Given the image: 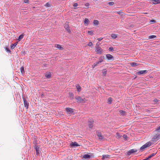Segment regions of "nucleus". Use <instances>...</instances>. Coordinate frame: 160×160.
Instances as JSON below:
<instances>
[{
  "label": "nucleus",
  "instance_id": "obj_1",
  "mask_svg": "<svg viewBox=\"0 0 160 160\" xmlns=\"http://www.w3.org/2000/svg\"><path fill=\"white\" fill-rule=\"evenodd\" d=\"M151 143L150 142H148L140 148V150L141 151H143L146 148H148L151 145Z\"/></svg>",
  "mask_w": 160,
  "mask_h": 160
},
{
  "label": "nucleus",
  "instance_id": "obj_2",
  "mask_svg": "<svg viewBox=\"0 0 160 160\" xmlns=\"http://www.w3.org/2000/svg\"><path fill=\"white\" fill-rule=\"evenodd\" d=\"M95 51L97 53L101 54L103 52V50L101 47L95 48Z\"/></svg>",
  "mask_w": 160,
  "mask_h": 160
},
{
  "label": "nucleus",
  "instance_id": "obj_3",
  "mask_svg": "<svg viewBox=\"0 0 160 160\" xmlns=\"http://www.w3.org/2000/svg\"><path fill=\"white\" fill-rule=\"evenodd\" d=\"M77 101L79 103L83 102L84 101V99L82 98L81 97L78 96H76L75 97Z\"/></svg>",
  "mask_w": 160,
  "mask_h": 160
},
{
  "label": "nucleus",
  "instance_id": "obj_4",
  "mask_svg": "<svg viewBox=\"0 0 160 160\" xmlns=\"http://www.w3.org/2000/svg\"><path fill=\"white\" fill-rule=\"evenodd\" d=\"M64 27L68 33H71V31L70 29L69 25L68 23H66L65 24Z\"/></svg>",
  "mask_w": 160,
  "mask_h": 160
},
{
  "label": "nucleus",
  "instance_id": "obj_5",
  "mask_svg": "<svg viewBox=\"0 0 160 160\" xmlns=\"http://www.w3.org/2000/svg\"><path fill=\"white\" fill-rule=\"evenodd\" d=\"M23 101L25 107L27 109H28V108L29 106L28 102L24 98H23Z\"/></svg>",
  "mask_w": 160,
  "mask_h": 160
},
{
  "label": "nucleus",
  "instance_id": "obj_6",
  "mask_svg": "<svg viewBox=\"0 0 160 160\" xmlns=\"http://www.w3.org/2000/svg\"><path fill=\"white\" fill-rule=\"evenodd\" d=\"M97 135L99 139H102L103 138V136L102 135L101 132H97Z\"/></svg>",
  "mask_w": 160,
  "mask_h": 160
},
{
  "label": "nucleus",
  "instance_id": "obj_7",
  "mask_svg": "<svg viewBox=\"0 0 160 160\" xmlns=\"http://www.w3.org/2000/svg\"><path fill=\"white\" fill-rule=\"evenodd\" d=\"M54 47L60 50H62L64 49L63 47L59 44H56L55 45Z\"/></svg>",
  "mask_w": 160,
  "mask_h": 160
},
{
  "label": "nucleus",
  "instance_id": "obj_8",
  "mask_svg": "<svg viewBox=\"0 0 160 160\" xmlns=\"http://www.w3.org/2000/svg\"><path fill=\"white\" fill-rule=\"evenodd\" d=\"M70 145L72 147H75L79 146L76 142H72Z\"/></svg>",
  "mask_w": 160,
  "mask_h": 160
},
{
  "label": "nucleus",
  "instance_id": "obj_9",
  "mask_svg": "<svg viewBox=\"0 0 160 160\" xmlns=\"http://www.w3.org/2000/svg\"><path fill=\"white\" fill-rule=\"evenodd\" d=\"M106 56L107 58L109 60H112L113 59V56L110 54H107Z\"/></svg>",
  "mask_w": 160,
  "mask_h": 160
},
{
  "label": "nucleus",
  "instance_id": "obj_10",
  "mask_svg": "<svg viewBox=\"0 0 160 160\" xmlns=\"http://www.w3.org/2000/svg\"><path fill=\"white\" fill-rule=\"evenodd\" d=\"M66 110L67 112L70 114L72 113L73 112V109L70 108H66Z\"/></svg>",
  "mask_w": 160,
  "mask_h": 160
},
{
  "label": "nucleus",
  "instance_id": "obj_11",
  "mask_svg": "<svg viewBox=\"0 0 160 160\" xmlns=\"http://www.w3.org/2000/svg\"><path fill=\"white\" fill-rule=\"evenodd\" d=\"M77 90L78 92H80L81 91V87L79 84H77L76 86Z\"/></svg>",
  "mask_w": 160,
  "mask_h": 160
},
{
  "label": "nucleus",
  "instance_id": "obj_12",
  "mask_svg": "<svg viewBox=\"0 0 160 160\" xmlns=\"http://www.w3.org/2000/svg\"><path fill=\"white\" fill-rule=\"evenodd\" d=\"M137 151V150L134 149H132L129 150L128 152V154L130 155V154L135 152Z\"/></svg>",
  "mask_w": 160,
  "mask_h": 160
},
{
  "label": "nucleus",
  "instance_id": "obj_13",
  "mask_svg": "<svg viewBox=\"0 0 160 160\" xmlns=\"http://www.w3.org/2000/svg\"><path fill=\"white\" fill-rule=\"evenodd\" d=\"M89 22V20L88 18H86L84 20V23L85 25L87 26Z\"/></svg>",
  "mask_w": 160,
  "mask_h": 160
},
{
  "label": "nucleus",
  "instance_id": "obj_14",
  "mask_svg": "<svg viewBox=\"0 0 160 160\" xmlns=\"http://www.w3.org/2000/svg\"><path fill=\"white\" fill-rule=\"evenodd\" d=\"M147 72V70H142L138 72H137V73L138 74H142L144 73H146Z\"/></svg>",
  "mask_w": 160,
  "mask_h": 160
},
{
  "label": "nucleus",
  "instance_id": "obj_15",
  "mask_svg": "<svg viewBox=\"0 0 160 160\" xmlns=\"http://www.w3.org/2000/svg\"><path fill=\"white\" fill-rule=\"evenodd\" d=\"M160 137V135L156 134L153 137V139L155 140H157L159 139Z\"/></svg>",
  "mask_w": 160,
  "mask_h": 160
},
{
  "label": "nucleus",
  "instance_id": "obj_16",
  "mask_svg": "<svg viewBox=\"0 0 160 160\" xmlns=\"http://www.w3.org/2000/svg\"><path fill=\"white\" fill-rule=\"evenodd\" d=\"M157 153L156 152H155V153H152V154H151L147 158L148 159V160H149V159L151 158L152 157H153Z\"/></svg>",
  "mask_w": 160,
  "mask_h": 160
},
{
  "label": "nucleus",
  "instance_id": "obj_17",
  "mask_svg": "<svg viewBox=\"0 0 160 160\" xmlns=\"http://www.w3.org/2000/svg\"><path fill=\"white\" fill-rule=\"evenodd\" d=\"M130 64L132 66H137L138 64L137 63H136L134 62H131L130 63Z\"/></svg>",
  "mask_w": 160,
  "mask_h": 160
},
{
  "label": "nucleus",
  "instance_id": "obj_18",
  "mask_svg": "<svg viewBox=\"0 0 160 160\" xmlns=\"http://www.w3.org/2000/svg\"><path fill=\"white\" fill-rule=\"evenodd\" d=\"M104 58V56H101L99 58V62H100L101 63L103 61Z\"/></svg>",
  "mask_w": 160,
  "mask_h": 160
},
{
  "label": "nucleus",
  "instance_id": "obj_19",
  "mask_svg": "<svg viewBox=\"0 0 160 160\" xmlns=\"http://www.w3.org/2000/svg\"><path fill=\"white\" fill-rule=\"evenodd\" d=\"M17 45V43H15L13 44H11V49H13L15 48L16 46Z\"/></svg>",
  "mask_w": 160,
  "mask_h": 160
},
{
  "label": "nucleus",
  "instance_id": "obj_20",
  "mask_svg": "<svg viewBox=\"0 0 160 160\" xmlns=\"http://www.w3.org/2000/svg\"><path fill=\"white\" fill-rule=\"evenodd\" d=\"M154 4H157L158 3H160V0H154L153 2Z\"/></svg>",
  "mask_w": 160,
  "mask_h": 160
},
{
  "label": "nucleus",
  "instance_id": "obj_21",
  "mask_svg": "<svg viewBox=\"0 0 160 160\" xmlns=\"http://www.w3.org/2000/svg\"><path fill=\"white\" fill-rule=\"evenodd\" d=\"M90 156L88 154H85L83 156V158L87 159L90 158Z\"/></svg>",
  "mask_w": 160,
  "mask_h": 160
},
{
  "label": "nucleus",
  "instance_id": "obj_22",
  "mask_svg": "<svg viewBox=\"0 0 160 160\" xmlns=\"http://www.w3.org/2000/svg\"><path fill=\"white\" fill-rule=\"evenodd\" d=\"M93 23L96 25H98L99 24V21L97 20H94L93 21Z\"/></svg>",
  "mask_w": 160,
  "mask_h": 160
},
{
  "label": "nucleus",
  "instance_id": "obj_23",
  "mask_svg": "<svg viewBox=\"0 0 160 160\" xmlns=\"http://www.w3.org/2000/svg\"><path fill=\"white\" fill-rule=\"evenodd\" d=\"M122 137V135H120V134L118 133V132H117L116 133V138H117V139H119L120 138Z\"/></svg>",
  "mask_w": 160,
  "mask_h": 160
},
{
  "label": "nucleus",
  "instance_id": "obj_24",
  "mask_svg": "<svg viewBox=\"0 0 160 160\" xmlns=\"http://www.w3.org/2000/svg\"><path fill=\"white\" fill-rule=\"evenodd\" d=\"M112 98H109L108 99V103L110 104L112 103Z\"/></svg>",
  "mask_w": 160,
  "mask_h": 160
},
{
  "label": "nucleus",
  "instance_id": "obj_25",
  "mask_svg": "<svg viewBox=\"0 0 160 160\" xmlns=\"http://www.w3.org/2000/svg\"><path fill=\"white\" fill-rule=\"evenodd\" d=\"M107 71L106 69H104L102 70V72L104 76H105L107 74Z\"/></svg>",
  "mask_w": 160,
  "mask_h": 160
},
{
  "label": "nucleus",
  "instance_id": "obj_26",
  "mask_svg": "<svg viewBox=\"0 0 160 160\" xmlns=\"http://www.w3.org/2000/svg\"><path fill=\"white\" fill-rule=\"evenodd\" d=\"M45 77L47 78H49L51 77V75L50 73H47L45 75Z\"/></svg>",
  "mask_w": 160,
  "mask_h": 160
},
{
  "label": "nucleus",
  "instance_id": "obj_27",
  "mask_svg": "<svg viewBox=\"0 0 160 160\" xmlns=\"http://www.w3.org/2000/svg\"><path fill=\"white\" fill-rule=\"evenodd\" d=\"M24 35L23 34L21 35L19 37L18 39V40L19 41H20L23 38Z\"/></svg>",
  "mask_w": 160,
  "mask_h": 160
},
{
  "label": "nucleus",
  "instance_id": "obj_28",
  "mask_svg": "<svg viewBox=\"0 0 160 160\" xmlns=\"http://www.w3.org/2000/svg\"><path fill=\"white\" fill-rule=\"evenodd\" d=\"M5 49H6V51L7 52H11V51L9 49L8 46H6L5 48Z\"/></svg>",
  "mask_w": 160,
  "mask_h": 160
},
{
  "label": "nucleus",
  "instance_id": "obj_29",
  "mask_svg": "<svg viewBox=\"0 0 160 160\" xmlns=\"http://www.w3.org/2000/svg\"><path fill=\"white\" fill-rule=\"evenodd\" d=\"M69 95L70 98H72V99L73 98V94L72 92H69Z\"/></svg>",
  "mask_w": 160,
  "mask_h": 160
},
{
  "label": "nucleus",
  "instance_id": "obj_30",
  "mask_svg": "<svg viewBox=\"0 0 160 160\" xmlns=\"http://www.w3.org/2000/svg\"><path fill=\"white\" fill-rule=\"evenodd\" d=\"M20 71L21 73L23 74L24 73V68L23 67H22L20 68Z\"/></svg>",
  "mask_w": 160,
  "mask_h": 160
},
{
  "label": "nucleus",
  "instance_id": "obj_31",
  "mask_svg": "<svg viewBox=\"0 0 160 160\" xmlns=\"http://www.w3.org/2000/svg\"><path fill=\"white\" fill-rule=\"evenodd\" d=\"M44 6L45 7H49L51 6V5L49 2H47L46 4L44 5Z\"/></svg>",
  "mask_w": 160,
  "mask_h": 160
},
{
  "label": "nucleus",
  "instance_id": "obj_32",
  "mask_svg": "<svg viewBox=\"0 0 160 160\" xmlns=\"http://www.w3.org/2000/svg\"><path fill=\"white\" fill-rule=\"evenodd\" d=\"M111 37L112 38L114 39L117 37V36L116 34H112L111 35Z\"/></svg>",
  "mask_w": 160,
  "mask_h": 160
},
{
  "label": "nucleus",
  "instance_id": "obj_33",
  "mask_svg": "<svg viewBox=\"0 0 160 160\" xmlns=\"http://www.w3.org/2000/svg\"><path fill=\"white\" fill-rule=\"evenodd\" d=\"M109 156L108 155H104L102 156V158L103 159H105L106 158H108L109 157Z\"/></svg>",
  "mask_w": 160,
  "mask_h": 160
},
{
  "label": "nucleus",
  "instance_id": "obj_34",
  "mask_svg": "<svg viewBox=\"0 0 160 160\" xmlns=\"http://www.w3.org/2000/svg\"><path fill=\"white\" fill-rule=\"evenodd\" d=\"M78 4L77 3H75L73 5V8L74 9H76L77 8L76 7L78 6Z\"/></svg>",
  "mask_w": 160,
  "mask_h": 160
},
{
  "label": "nucleus",
  "instance_id": "obj_35",
  "mask_svg": "<svg viewBox=\"0 0 160 160\" xmlns=\"http://www.w3.org/2000/svg\"><path fill=\"white\" fill-rule=\"evenodd\" d=\"M88 34L90 35H92L93 34V32L92 31H89L88 32Z\"/></svg>",
  "mask_w": 160,
  "mask_h": 160
},
{
  "label": "nucleus",
  "instance_id": "obj_36",
  "mask_svg": "<svg viewBox=\"0 0 160 160\" xmlns=\"http://www.w3.org/2000/svg\"><path fill=\"white\" fill-rule=\"evenodd\" d=\"M156 37V36L155 35H152L151 36H150L149 37V39H152L153 38H155Z\"/></svg>",
  "mask_w": 160,
  "mask_h": 160
},
{
  "label": "nucleus",
  "instance_id": "obj_37",
  "mask_svg": "<svg viewBox=\"0 0 160 160\" xmlns=\"http://www.w3.org/2000/svg\"><path fill=\"white\" fill-rule=\"evenodd\" d=\"M120 112L122 115H124L126 113V112L125 111L122 110L120 111Z\"/></svg>",
  "mask_w": 160,
  "mask_h": 160
},
{
  "label": "nucleus",
  "instance_id": "obj_38",
  "mask_svg": "<svg viewBox=\"0 0 160 160\" xmlns=\"http://www.w3.org/2000/svg\"><path fill=\"white\" fill-rule=\"evenodd\" d=\"M109 50L110 51H112L113 50V47H110L109 48Z\"/></svg>",
  "mask_w": 160,
  "mask_h": 160
},
{
  "label": "nucleus",
  "instance_id": "obj_39",
  "mask_svg": "<svg viewBox=\"0 0 160 160\" xmlns=\"http://www.w3.org/2000/svg\"><path fill=\"white\" fill-rule=\"evenodd\" d=\"M156 130L158 132H160V125L157 128Z\"/></svg>",
  "mask_w": 160,
  "mask_h": 160
},
{
  "label": "nucleus",
  "instance_id": "obj_40",
  "mask_svg": "<svg viewBox=\"0 0 160 160\" xmlns=\"http://www.w3.org/2000/svg\"><path fill=\"white\" fill-rule=\"evenodd\" d=\"M92 42H89L88 44V46H91L92 45Z\"/></svg>",
  "mask_w": 160,
  "mask_h": 160
},
{
  "label": "nucleus",
  "instance_id": "obj_41",
  "mask_svg": "<svg viewBox=\"0 0 160 160\" xmlns=\"http://www.w3.org/2000/svg\"><path fill=\"white\" fill-rule=\"evenodd\" d=\"M123 138H124L125 139V140H127V136L126 135H123Z\"/></svg>",
  "mask_w": 160,
  "mask_h": 160
},
{
  "label": "nucleus",
  "instance_id": "obj_42",
  "mask_svg": "<svg viewBox=\"0 0 160 160\" xmlns=\"http://www.w3.org/2000/svg\"><path fill=\"white\" fill-rule=\"evenodd\" d=\"M110 5H112L114 4V2H111L108 3Z\"/></svg>",
  "mask_w": 160,
  "mask_h": 160
},
{
  "label": "nucleus",
  "instance_id": "obj_43",
  "mask_svg": "<svg viewBox=\"0 0 160 160\" xmlns=\"http://www.w3.org/2000/svg\"><path fill=\"white\" fill-rule=\"evenodd\" d=\"M97 65L96 64V63H95L93 64V65H92V68H94Z\"/></svg>",
  "mask_w": 160,
  "mask_h": 160
},
{
  "label": "nucleus",
  "instance_id": "obj_44",
  "mask_svg": "<svg viewBox=\"0 0 160 160\" xmlns=\"http://www.w3.org/2000/svg\"><path fill=\"white\" fill-rule=\"evenodd\" d=\"M90 123L89 124V127L90 128H91L92 127V123H91L90 122Z\"/></svg>",
  "mask_w": 160,
  "mask_h": 160
},
{
  "label": "nucleus",
  "instance_id": "obj_45",
  "mask_svg": "<svg viewBox=\"0 0 160 160\" xmlns=\"http://www.w3.org/2000/svg\"><path fill=\"white\" fill-rule=\"evenodd\" d=\"M24 2L25 3H29V2L28 0H24Z\"/></svg>",
  "mask_w": 160,
  "mask_h": 160
},
{
  "label": "nucleus",
  "instance_id": "obj_46",
  "mask_svg": "<svg viewBox=\"0 0 160 160\" xmlns=\"http://www.w3.org/2000/svg\"><path fill=\"white\" fill-rule=\"evenodd\" d=\"M35 148L36 149V150H39V147H38V146H37L36 145L35 146Z\"/></svg>",
  "mask_w": 160,
  "mask_h": 160
},
{
  "label": "nucleus",
  "instance_id": "obj_47",
  "mask_svg": "<svg viewBox=\"0 0 160 160\" xmlns=\"http://www.w3.org/2000/svg\"><path fill=\"white\" fill-rule=\"evenodd\" d=\"M98 47H100L99 46V44L98 43H97L96 44V46H95V48H98Z\"/></svg>",
  "mask_w": 160,
  "mask_h": 160
},
{
  "label": "nucleus",
  "instance_id": "obj_48",
  "mask_svg": "<svg viewBox=\"0 0 160 160\" xmlns=\"http://www.w3.org/2000/svg\"><path fill=\"white\" fill-rule=\"evenodd\" d=\"M95 63H96V64L97 65V66H98V65H99L100 63H101L100 62H99L98 61V62H95Z\"/></svg>",
  "mask_w": 160,
  "mask_h": 160
},
{
  "label": "nucleus",
  "instance_id": "obj_49",
  "mask_svg": "<svg viewBox=\"0 0 160 160\" xmlns=\"http://www.w3.org/2000/svg\"><path fill=\"white\" fill-rule=\"evenodd\" d=\"M102 39H103V38H100L98 39V41H100L101 40H102Z\"/></svg>",
  "mask_w": 160,
  "mask_h": 160
},
{
  "label": "nucleus",
  "instance_id": "obj_50",
  "mask_svg": "<svg viewBox=\"0 0 160 160\" xmlns=\"http://www.w3.org/2000/svg\"><path fill=\"white\" fill-rule=\"evenodd\" d=\"M36 154L37 155H38V154L39 153V150H36Z\"/></svg>",
  "mask_w": 160,
  "mask_h": 160
},
{
  "label": "nucleus",
  "instance_id": "obj_51",
  "mask_svg": "<svg viewBox=\"0 0 160 160\" xmlns=\"http://www.w3.org/2000/svg\"><path fill=\"white\" fill-rule=\"evenodd\" d=\"M89 4L88 3H87L85 4V5L86 7H88L89 6Z\"/></svg>",
  "mask_w": 160,
  "mask_h": 160
},
{
  "label": "nucleus",
  "instance_id": "obj_52",
  "mask_svg": "<svg viewBox=\"0 0 160 160\" xmlns=\"http://www.w3.org/2000/svg\"><path fill=\"white\" fill-rule=\"evenodd\" d=\"M154 101L155 102H158V100L157 99H154Z\"/></svg>",
  "mask_w": 160,
  "mask_h": 160
},
{
  "label": "nucleus",
  "instance_id": "obj_53",
  "mask_svg": "<svg viewBox=\"0 0 160 160\" xmlns=\"http://www.w3.org/2000/svg\"><path fill=\"white\" fill-rule=\"evenodd\" d=\"M151 22L154 23V22H156V21L154 20H151Z\"/></svg>",
  "mask_w": 160,
  "mask_h": 160
},
{
  "label": "nucleus",
  "instance_id": "obj_54",
  "mask_svg": "<svg viewBox=\"0 0 160 160\" xmlns=\"http://www.w3.org/2000/svg\"><path fill=\"white\" fill-rule=\"evenodd\" d=\"M144 13L145 14H148V13L147 12Z\"/></svg>",
  "mask_w": 160,
  "mask_h": 160
},
{
  "label": "nucleus",
  "instance_id": "obj_55",
  "mask_svg": "<svg viewBox=\"0 0 160 160\" xmlns=\"http://www.w3.org/2000/svg\"><path fill=\"white\" fill-rule=\"evenodd\" d=\"M120 12H117V13H118V14H119V13H120Z\"/></svg>",
  "mask_w": 160,
  "mask_h": 160
}]
</instances>
